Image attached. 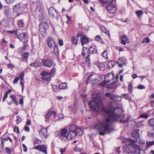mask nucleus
I'll use <instances>...</instances> for the list:
<instances>
[{
  "label": "nucleus",
  "instance_id": "nucleus-1",
  "mask_svg": "<svg viewBox=\"0 0 154 154\" xmlns=\"http://www.w3.org/2000/svg\"><path fill=\"white\" fill-rule=\"evenodd\" d=\"M102 110L105 113L106 119L97 125L95 128L99 130H104V131L99 133L100 135H103L105 134V132L109 133L111 131L110 128L111 124L115 120H118V117L122 113L123 110L122 108H112L109 109L103 108Z\"/></svg>",
  "mask_w": 154,
  "mask_h": 154
},
{
  "label": "nucleus",
  "instance_id": "nucleus-2",
  "mask_svg": "<svg viewBox=\"0 0 154 154\" xmlns=\"http://www.w3.org/2000/svg\"><path fill=\"white\" fill-rule=\"evenodd\" d=\"M126 144L123 146V150L127 154H140L141 150L139 146L135 144V141L130 139L124 138L122 140Z\"/></svg>",
  "mask_w": 154,
  "mask_h": 154
},
{
  "label": "nucleus",
  "instance_id": "nucleus-3",
  "mask_svg": "<svg viewBox=\"0 0 154 154\" xmlns=\"http://www.w3.org/2000/svg\"><path fill=\"white\" fill-rule=\"evenodd\" d=\"M92 97L93 100L89 102V106L91 110L98 112L100 110L102 105L101 97L99 95L95 97L94 94H93Z\"/></svg>",
  "mask_w": 154,
  "mask_h": 154
},
{
  "label": "nucleus",
  "instance_id": "nucleus-4",
  "mask_svg": "<svg viewBox=\"0 0 154 154\" xmlns=\"http://www.w3.org/2000/svg\"><path fill=\"white\" fill-rule=\"evenodd\" d=\"M69 131L66 137V139L68 140H71L76 135H82L83 133L82 131L74 125H72L69 126Z\"/></svg>",
  "mask_w": 154,
  "mask_h": 154
},
{
  "label": "nucleus",
  "instance_id": "nucleus-5",
  "mask_svg": "<svg viewBox=\"0 0 154 154\" xmlns=\"http://www.w3.org/2000/svg\"><path fill=\"white\" fill-rule=\"evenodd\" d=\"M101 2L102 3L105 4L108 3L109 5L106 6V9L109 13L111 14H113L116 12L117 10L116 6L113 4L112 2L108 1H104V0H98Z\"/></svg>",
  "mask_w": 154,
  "mask_h": 154
},
{
  "label": "nucleus",
  "instance_id": "nucleus-6",
  "mask_svg": "<svg viewBox=\"0 0 154 154\" xmlns=\"http://www.w3.org/2000/svg\"><path fill=\"white\" fill-rule=\"evenodd\" d=\"M48 26L47 23L42 22L39 25V29L41 35L43 36H45L46 35V31L48 29Z\"/></svg>",
  "mask_w": 154,
  "mask_h": 154
},
{
  "label": "nucleus",
  "instance_id": "nucleus-7",
  "mask_svg": "<svg viewBox=\"0 0 154 154\" xmlns=\"http://www.w3.org/2000/svg\"><path fill=\"white\" fill-rule=\"evenodd\" d=\"M114 79V74L112 72H109L106 74L104 76V82H102L100 85L104 86L106 84L112 80Z\"/></svg>",
  "mask_w": 154,
  "mask_h": 154
},
{
  "label": "nucleus",
  "instance_id": "nucleus-8",
  "mask_svg": "<svg viewBox=\"0 0 154 154\" xmlns=\"http://www.w3.org/2000/svg\"><path fill=\"white\" fill-rule=\"evenodd\" d=\"M89 50L87 47H83L82 51V54L84 57L85 58V61L89 63L90 61Z\"/></svg>",
  "mask_w": 154,
  "mask_h": 154
},
{
  "label": "nucleus",
  "instance_id": "nucleus-9",
  "mask_svg": "<svg viewBox=\"0 0 154 154\" xmlns=\"http://www.w3.org/2000/svg\"><path fill=\"white\" fill-rule=\"evenodd\" d=\"M55 70L53 69L51 72L50 73L48 72L45 71L43 72L41 75L42 76V78L44 80L49 81L50 80V76L51 75H53L55 72Z\"/></svg>",
  "mask_w": 154,
  "mask_h": 154
},
{
  "label": "nucleus",
  "instance_id": "nucleus-10",
  "mask_svg": "<svg viewBox=\"0 0 154 154\" xmlns=\"http://www.w3.org/2000/svg\"><path fill=\"white\" fill-rule=\"evenodd\" d=\"M105 96L109 97L113 101L119 102L122 100V98L119 96H116L114 94L110 93H107L105 94Z\"/></svg>",
  "mask_w": 154,
  "mask_h": 154
},
{
  "label": "nucleus",
  "instance_id": "nucleus-11",
  "mask_svg": "<svg viewBox=\"0 0 154 154\" xmlns=\"http://www.w3.org/2000/svg\"><path fill=\"white\" fill-rule=\"evenodd\" d=\"M67 133V129H64L61 130L60 132L57 131L55 132V134L56 136H58L59 139L61 140H63L64 138H66V135Z\"/></svg>",
  "mask_w": 154,
  "mask_h": 154
},
{
  "label": "nucleus",
  "instance_id": "nucleus-12",
  "mask_svg": "<svg viewBox=\"0 0 154 154\" xmlns=\"http://www.w3.org/2000/svg\"><path fill=\"white\" fill-rule=\"evenodd\" d=\"M17 37L18 38L24 43L28 42V36L27 33L24 32L21 33L18 35Z\"/></svg>",
  "mask_w": 154,
  "mask_h": 154
},
{
  "label": "nucleus",
  "instance_id": "nucleus-13",
  "mask_svg": "<svg viewBox=\"0 0 154 154\" xmlns=\"http://www.w3.org/2000/svg\"><path fill=\"white\" fill-rule=\"evenodd\" d=\"M33 149L39 150L46 154H47L46 148L44 145H41L36 146L33 148Z\"/></svg>",
  "mask_w": 154,
  "mask_h": 154
},
{
  "label": "nucleus",
  "instance_id": "nucleus-14",
  "mask_svg": "<svg viewBox=\"0 0 154 154\" xmlns=\"http://www.w3.org/2000/svg\"><path fill=\"white\" fill-rule=\"evenodd\" d=\"M53 115L54 117H55L56 115V113L54 112L50 111L48 112L45 116V120L46 122H48L49 121V119Z\"/></svg>",
  "mask_w": 154,
  "mask_h": 154
},
{
  "label": "nucleus",
  "instance_id": "nucleus-15",
  "mask_svg": "<svg viewBox=\"0 0 154 154\" xmlns=\"http://www.w3.org/2000/svg\"><path fill=\"white\" fill-rule=\"evenodd\" d=\"M42 63L44 66L48 67H51L53 64L51 61L46 59H43L42 60Z\"/></svg>",
  "mask_w": 154,
  "mask_h": 154
},
{
  "label": "nucleus",
  "instance_id": "nucleus-16",
  "mask_svg": "<svg viewBox=\"0 0 154 154\" xmlns=\"http://www.w3.org/2000/svg\"><path fill=\"white\" fill-rule=\"evenodd\" d=\"M37 13L39 15V19L41 20H43L44 17L43 16L44 12L43 9L40 7H38L37 8Z\"/></svg>",
  "mask_w": 154,
  "mask_h": 154
},
{
  "label": "nucleus",
  "instance_id": "nucleus-17",
  "mask_svg": "<svg viewBox=\"0 0 154 154\" xmlns=\"http://www.w3.org/2000/svg\"><path fill=\"white\" fill-rule=\"evenodd\" d=\"M47 130L45 128L41 129L39 133L41 137L43 139H46L47 137Z\"/></svg>",
  "mask_w": 154,
  "mask_h": 154
},
{
  "label": "nucleus",
  "instance_id": "nucleus-18",
  "mask_svg": "<svg viewBox=\"0 0 154 154\" xmlns=\"http://www.w3.org/2000/svg\"><path fill=\"white\" fill-rule=\"evenodd\" d=\"M47 44L48 47L51 48L53 46H56L55 42L53 39L51 37H49L47 39Z\"/></svg>",
  "mask_w": 154,
  "mask_h": 154
},
{
  "label": "nucleus",
  "instance_id": "nucleus-19",
  "mask_svg": "<svg viewBox=\"0 0 154 154\" xmlns=\"http://www.w3.org/2000/svg\"><path fill=\"white\" fill-rule=\"evenodd\" d=\"M80 40L82 46L88 43L89 41L88 38L84 35H80Z\"/></svg>",
  "mask_w": 154,
  "mask_h": 154
},
{
  "label": "nucleus",
  "instance_id": "nucleus-20",
  "mask_svg": "<svg viewBox=\"0 0 154 154\" xmlns=\"http://www.w3.org/2000/svg\"><path fill=\"white\" fill-rule=\"evenodd\" d=\"M14 11L16 12H21L22 11V8L20 4H18L14 5L13 8Z\"/></svg>",
  "mask_w": 154,
  "mask_h": 154
},
{
  "label": "nucleus",
  "instance_id": "nucleus-21",
  "mask_svg": "<svg viewBox=\"0 0 154 154\" xmlns=\"http://www.w3.org/2000/svg\"><path fill=\"white\" fill-rule=\"evenodd\" d=\"M121 43L123 45H125L126 43H129V40L127 37L125 35L122 36L120 38Z\"/></svg>",
  "mask_w": 154,
  "mask_h": 154
},
{
  "label": "nucleus",
  "instance_id": "nucleus-22",
  "mask_svg": "<svg viewBox=\"0 0 154 154\" xmlns=\"http://www.w3.org/2000/svg\"><path fill=\"white\" fill-rule=\"evenodd\" d=\"M8 141L7 138H0V152H2L3 150V146L5 141Z\"/></svg>",
  "mask_w": 154,
  "mask_h": 154
},
{
  "label": "nucleus",
  "instance_id": "nucleus-23",
  "mask_svg": "<svg viewBox=\"0 0 154 154\" xmlns=\"http://www.w3.org/2000/svg\"><path fill=\"white\" fill-rule=\"evenodd\" d=\"M97 65L100 70L103 71L105 69V64L104 62L97 63Z\"/></svg>",
  "mask_w": 154,
  "mask_h": 154
},
{
  "label": "nucleus",
  "instance_id": "nucleus-24",
  "mask_svg": "<svg viewBox=\"0 0 154 154\" xmlns=\"http://www.w3.org/2000/svg\"><path fill=\"white\" fill-rule=\"evenodd\" d=\"M79 35H77L76 36H73L71 38V41L72 44L75 45L78 44V42L79 40Z\"/></svg>",
  "mask_w": 154,
  "mask_h": 154
},
{
  "label": "nucleus",
  "instance_id": "nucleus-25",
  "mask_svg": "<svg viewBox=\"0 0 154 154\" xmlns=\"http://www.w3.org/2000/svg\"><path fill=\"white\" fill-rule=\"evenodd\" d=\"M48 12L49 15L54 17V15L57 13V11L52 7L48 9Z\"/></svg>",
  "mask_w": 154,
  "mask_h": 154
},
{
  "label": "nucleus",
  "instance_id": "nucleus-26",
  "mask_svg": "<svg viewBox=\"0 0 154 154\" xmlns=\"http://www.w3.org/2000/svg\"><path fill=\"white\" fill-rule=\"evenodd\" d=\"M132 136L135 138L139 137L140 134L138 130H133L131 133Z\"/></svg>",
  "mask_w": 154,
  "mask_h": 154
},
{
  "label": "nucleus",
  "instance_id": "nucleus-27",
  "mask_svg": "<svg viewBox=\"0 0 154 154\" xmlns=\"http://www.w3.org/2000/svg\"><path fill=\"white\" fill-rule=\"evenodd\" d=\"M117 63L119 66L122 67L123 66V65L125 64V60L124 58H121L118 60Z\"/></svg>",
  "mask_w": 154,
  "mask_h": 154
},
{
  "label": "nucleus",
  "instance_id": "nucleus-28",
  "mask_svg": "<svg viewBox=\"0 0 154 154\" xmlns=\"http://www.w3.org/2000/svg\"><path fill=\"white\" fill-rule=\"evenodd\" d=\"M101 30L103 32L106 34L109 37L110 36V33L109 31H108L103 26H100Z\"/></svg>",
  "mask_w": 154,
  "mask_h": 154
},
{
  "label": "nucleus",
  "instance_id": "nucleus-29",
  "mask_svg": "<svg viewBox=\"0 0 154 154\" xmlns=\"http://www.w3.org/2000/svg\"><path fill=\"white\" fill-rule=\"evenodd\" d=\"M116 83V82H114L110 84L109 85L106 84V85L104 86H106V87L111 89L113 88L117 87Z\"/></svg>",
  "mask_w": 154,
  "mask_h": 154
},
{
  "label": "nucleus",
  "instance_id": "nucleus-30",
  "mask_svg": "<svg viewBox=\"0 0 154 154\" xmlns=\"http://www.w3.org/2000/svg\"><path fill=\"white\" fill-rule=\"evenodd\" d=\"M89 52H91V54L95 53L97 52V49L94 46H91L88 48Z\"/></svg>",
  "mask_w": 154,
  "mask_h": 154
},
{
  "label": "nucleus",
  "instance_id": "nucleus-31",
  "mask_svg": "<svg viewBox=\"0 0 154 154\" xmlns=\"http://www.w3.org/2000/svg\"><path fill=\"white\" fill-rule=\"evenodd\" d=\"M17 24L20 28H23L24 26V23L22 20H18L17 21Z\"/></svg>",
  "mask_w": 154,
  "mask_h": 154
},
{
  "label": "nucleus",
  "instance_id": "nucleus-32",
  "mask_svg": "<svg viewBox=\"0 0 154 154\" xmlns=\"http://www.w3.org/2000/svg\"><path fill=\"white\" fill-rule=\"evenodd\" d=\"M41 63L39 61H36L34 63L30 64V65L31 66H34L35 67H38L41 65Z\"/></svg>",
  "mask_w": 154,
  "mask_h": 154
},
{
  "label": "nucleus",
  "instance_id": "nucleus-33",
  "mask_svg": "<svg viewBox=\"0 0 154 154\" xmlns=\"http://www.w3.org/2000/svg\"><path fill=\"white\" fill-rule=\"evenodd\" d=\"M136 125L138 128H142L144 126L145 123L143 121H140L137 122Z\"/></svg>",
  "mask_w": 154,
  "mask_h": 154
},
{
  "label": "nucleus",
  "instance_id": "nucleus-34",
  "mask_svg": "<svg viewBox=\"0 0 154 154\" xmlns=\"http://www.w3.org/2000/svg\"><path fill=\"white\" fill-rule=\"evenodd\" d=\"M102 56L104 58L107 59L108 58V52L107 50L104 51L102 53Z\"/></svg>",
  "mask_w": 154,
  "mask_h": 154
},
{
  "label": "nucleus",
  "instance_id": "nucleus-35",
  "mask_svg": "<svg viewBox=\"0 0 154 154\" xmlns=\"http://www.w3.org/2000/svg\"><path fill=\"white\" fill-rule=\"evenodd\" d=\"M54 52L55 55L58 56L59 54V51L57 46H55L54 48Z\"/></svg>",
  "mask_w": 154,
  "mask_h": 154
},
{
  "label": "nucleus",
  "instance_id": "nucleus-36",
  "mask_svg": "<svg viewBox=\"0 0 154 154\" xmlns=\"http://www.w3.org/2000/svg\"><path fill=\"white\" fill-rule=\"evenodd\" d=\"M67 87L66 84V83H63L60 84L59 86V88L60 89H64Z\"/></svg>",
  "mask_w": 154,
  "mask_h": 154
},
{
  "label": "nucleus",
  "instance_id": "nucleus-37",
  "mask_svg": "<svg viewBox=\"0 0 154 154\" xmlns=\"http://www.w3.org/2000/svg\"><path fill=\"white\" fill-rule=\"evenodd\" d=\"M150 41L149 39L148 38H144L142 42V43L143 44L146 43H148Z\"/></svg>",
  "mask_w": 154,
  "mask_h": 154
},
{
  "label": "nucleus",
  "instance_id": "nucleus-38",
  "mask_svg": "<svg viewBox=\"0 0 154 154\" xmlns=\"http://www.w3.org/2000/svg\"><path fill=\"white\" fill-rule=\"evenodd\" d=\"M148 122L150 125L154 127V119L149 120Z\"/></svg>",
  "mask_w": 154,
  "mask_h": 154
},
{
  "label": "nucleus",
  "instance_id": "nucleus-39",
  "mask_svg": "<svg viewBox=\"0 0 154 154\" xmlns=\"http://www.w3.org/2000/svg\"><path fill=\"white\" fill-rule=\"evenodd\" d=\"M146 146L148 147L152 146L154 144V141H146Z\"/></svg>",
  "mask_w": 154,
  "mask_h": 154
},
{
  "label": "nucleus",
  "instance_id": "nucleus-40",
  "mask_svg": "<svg viewBox=\"0 0 154 154\" xmlns=\"http://www.w3.org/2000/svg\"><path fill=\"white\" fill-rule=\"evenodd\" d=\"M7 32L8 33H9L11 34H14L15 35H17V30H14L12 31H7Z\"/></svg>",
  "mask_w": 154,
  "mask_h": 154
},
{
  "label": "nucleus",
  "instance_id": "nucleus-41",
  "mask_svg": "<svg viewBox=\"0 0 154 154\" xmlns=\"http://www.w3.org/2000/svg\"><path fill=\"white\" fill-rule=\"evenodd\" d=\"M11 11L10 9L6 8L4 9V13L6 15H8L10 13Z\"/></svg>",
  "mask_w": 154,
  "mask_h": 154
},
{
  "label": "nucleus",
  "instance_id": "nucleus-42",
  "mask_svg": "<svg viewBox=\"0 0 154 154\" xmlns=\"http://www.w3.org/2000/svg\"><path fill=\"white\" fill-rule=\"evenodd\" d=\"M11 91V90H9L5 93L4 97L3 99V102L5 101V99L8 97V93H10Z\"/></svg>",
  "mask_w": 154,
  "mask_h": 154
},
{
  "label": "nucleus",
  "instance_id": "nucleus-43",
  "mask_svg": "<svg viewBox=\"0 0 154 154\" xmlns=\"http://www.w3.org/2000/svg\"><path fill=\"white\" fill-rule=\"evenodd\" d=\"M10 97L12 98V100L17 105V103L16 100V97L14 95H11L10 96Z\"/></svg>",
  "mask_w": 154,
  "mask_h": 154
},
{
  "label": "nucleus",
  "instance_id": "nucleus-44",
  "mask_svg": "<svg viewBox=\"0 0 154 154\" xmlns=\"http://www.w3.org/2000/svg\"><path fill=\"white\" fill-rule=\"evenodd\" d=\"M140 117L147 119L148 117V115L146 113H144L140 115Z\"/></svg>",
  "mask_w": 154,
  "mask_h": 154
},
{
  "label": "nucleus",
  "instance_id": "nucleus-45",
  "mask_svg": "<svg viewBox=\"0 0 154 154\" xmlns=\"http://www.w3.org/2000/svg\"><path fill=\"white\" fill-rule=\"evenodd\" d=\"M123 97L125 98L130 100L131 99V97L128 94H124L123 95Z\"/></svg>",
  "mask_w": 154,
  "mask_h": 154
},
{
  "label": "nucleus",
  "instance_id": "nucleus-46",
  "mask_svg": "<svg viewBox=\"0 0 154 154\" xmlns=\"http://www.w3.org/2000/svg\"><path fill=\"white\" fill-rule=\"evenodd\" d=\"M136 13L137 15L139 17L143 14V12L142 11L139 10L136 11Z\"/></svg>",
  "mask_w": 154,
  "mask_h": 154
},
{
  "label": "nucleus",
  "instance_id": "nucleus-47",
  "mask_svg": "<svg viewBox=\"0 0 154 154\" xmlns=\"http://www.w3.org/2000/svg\"><path fill=\"white\" fill-rule=\"evenodd\" d=\"M66 17L67 19V21H66V23L68 24H69L70 23H71V17L67 15H66Z\"/></svg>",
  "mask_w": 154,
  "mask_h": 154
},
{
  "label": "nucleus",
  "instance_id": "nucleus-48",
  "mask_svg": "<svg viewBox=\"0 0 154 154\" xmlns=\"http://www.w3.org/2000/svg\"><path fill=\"white\" fill-rule=\"evenodd\" d=\"M52 89L55 92H57L58 91V88L56 85L52 86Z\"/></svg>",
  "mask_w": 154,
  "mask_h": 154
},
{
  "label": "nucleus",
  "instance_id": "nucleus-49",
  "mask_svg": "<svg viewBox=\"0 0 154 154\" xmlns=\"http://www.w3.org/2000/svg\"><path fill=\"white\" fill-rule=\"evenodd\" d=\"M7 153L8 154H11V150L9 148L7 147L5 149Z\"/></svg>",
  "mask_w": 154,
  "mask_h": 154
},
{
  "label": "nucleus",
  "instance_id": "nucleus-50",
  "mask_svg": "<svg viewBox=\"0 0 154 154\" xmlns=\"http://www.w3.org/2000/svg\"><path fill=\"white\" fill-rule=\"evenodd\" d=\"M95 40L97 41L100 42L101 41V37L100 35H97L95 38Z\"/></svg>",
  "mask_w": 154,
  "mask_h": 154
},
{
  "label": "nucleus",
  "instance_id": "nucleus-51",
  "mask_svg": "<svg viewBox=\"0 0 154 154\" xmlns=\"http://www.w3.org/2000/svg\"><path fill=\"white\" fill-rule=\"evenodd\" d=\"M5 2L8 4H10L13 2L15 0H5Z\"/></svg>",
  "mask_w": 154,
  "mask_h": 154
},
{
  "label": "nucleus",
  "instance_id": "nucleus-52",
  "mask_svg": "<svg viewBox=\"0 0 154 154\" xmlns=\"http://www.w3.org/2000/svg\"><path fill=\"white\" fill-rule=\"evenodd\" d=\"M7 66L8 68L12 69L14 67V66L11 64H8Z\"/></svg>",
  "mask_w": 154,
  "mask_h": 154
},
{
  "label": "nucleus",
  "instance_id": "nucleus-53",
  "mask_svg": "<svg viewBox=\"0 0 154 154\" xmlns=\"http://www.w3.org/2000/svg\"><path fill=\"white\" fill-rule=\"evenodd\" d=\"M14 132H15L16 133H19V128L18 127H15V128L14 129Z\"/></svg>",
  "mask_w": 154,
  "mask_h": 154
},
{
  "label": "nucleus",
  "instance_id": "nucleus-54",
  "mask_svg": "<svg viewBox=\"0 0 154 154\" xmlns=\"http://www.w3.org/2000/svg\"><path fill=\"white\" fill-rule=\"evenodd\" d=\"M28 56V52H26L23 54V58L26 59L27 60Z\"/></svg>",
  "mask_w": 154,
  "mask_h": 154
},
{
  "label": "nucleus",
  "instance_id": "nucleus-55",
  "mask_svg": "<svg viewBox=\"0 0 154 154\" xmlns=\"http://www.w3.org/2000/svg\"><path fill=\"white\" fill-rule=\"evenodd\" d=\"M74 150L76 152H79L82 151V149L80 148L75 147L74 149Z\"/></svg>",
  "mask_w": 154,
  "mask_h": 154
},
{
  "label": "nucleus",
  "instance_id": "nucleus-56",
  "mask_svg": "<svg viewBox=\"0 0 154 154\" xmlns=\"http://www.w3.org/2000/svg\"><path fill=\"white\" fill-rule=\"evenodd\" d=\"M66 150L65 148H60V152L61 153V154H63V153L65 152Z\"/></svg>",
  "mask_w": 154,
  "mask_h": 154
},
{
  "label": "nucleus",
  "instance_id": "nucleus-57",
  "mask_svg": "<svg viewBox=\"0 0 154 154\" xmlns=\"http://www.w3.org/2000/svg\"><path fill=\"white\" fill-rule=\"evenodd\" d=\"M19 80V78L18 77H16L14 80L13 83L14 84H16L17 83Z\"/></svg>",
  "mask_w": 154,
  "mask_h": 154
},
{
  "label": "nucleus",
  "instance_id": "nucleus-58",
  "mask_svg": "<svg viewBox=\"0 0 154 154\" xmlns=\"http://www.w3.org/2000/svg\"><path fill=\"white\" fill-rule=\"evenodd\" d=\"M138 88L139 89H144L145 87L142 85H140L138 86Z\"/></svg>",
  "mask_w": 154,
  "mask_h": 154
},
{
  "label": "nucleus",
  "instance_id": "nucleus-59",
  "mask_svg": "<svg viewBox=\"0 0 154 154\" xmlns=\"http://www.w3.org/2000/svg\"><path fill=\"white\" fill-rule=\"evenodd\" d=\"M24 129L25 131L26 132H29V127L26 126L24 127Z\"/></svg>",
  "mask_w": 154,
  "mask_h": 154
},
{
  "label": "nucleus",
  "instance_id": "nucleus-60",
  "mask_svg": "<svg viewBox=\"0 0 154 154\" xmlns=\"http://www.w3.org/2000/svg\"><path fill=\"white\" fill-rule=\"evenodd\" d=\"M148 135L150 137H154V129L152 132L149 133Z\"/></svg>",
  "mask_w": 154,
  "mask_h": 154
},
{
  "label": "nucleus",
  "instance_id": "nucleus-61",
  "mask_svg": "<svg viewBox=\"0 0 154 154\" xmlns=\"http://www.w3.org/2000/svg\"><path fill=\"white\" fill-rule=\"evenodd\" d=\"M58 43L60 46H61L63 45V41L61 39H59L58 40Z\"/></svg>",
  "mask_w": 154,
  "mask_h": 154
},
{
  "label": "nucleus",
  "instance_id": "nucleus-62",
  "mask_svg": "<svg viewBox=\"0 0 154 154\" xmlns=\"http://www.w3.org/2000/svg\"><path fill=\"white\" fill-rule=\"evenodd\" d=\"M64 117L63 115L62 114H60L58 115V119L60 120Z\"/></svg>",
  "mask_w": 154,
  "mask_h": 154
},
{
  "label": "nucleus",
  "instance_id": "nucleus-63",
  "mask_svg": "<svg viewBox=\"0 0 154 154\" xmlns=\"http://www.w3.org/2000/svg\"><path fill=\"white\" fill-rule=\"evenodd\" d=\"M108 64L109 66H110V65H111V66L112 67L114 64V62L113 61L109 62L108 63Z\"/></svg>",
  "mask_w": 154,
  "mask_h": 154
},
{
  "label": "nucleus",
  "instance_id": "nucleus-64",
  "mask_svg": "<svg viewBox=\"0 0 154 154\" xmlns=\"http://www.w3.org/2000/svg\"><path fill=\"white\" fill-rule=\"evenodd\" d=\"M23 146L24 148V151L26 152L27 151V148L26 146L24 144H23Z\"/></svg>",
  "mask_w": 154,
  "mask_h": 154
}]
</instances>
